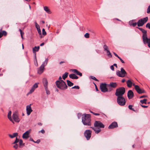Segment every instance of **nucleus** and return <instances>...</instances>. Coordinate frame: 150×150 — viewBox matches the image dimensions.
<instances>
[{"mask_svg": "<svg viewBox=\"0 0 150 150\" xmlns=\"http://www.w3.org/2000/svg\"><path fill=\"white\" fill-rule=\"evenodd\" d=\"M44 9L48 13L51 14L52 13L51 11L47 6H44Z\"/></svg>", "mask_w": 150, "mask_h": 150, "instance_id": "obj_28", "label": "nucleus"}, {"mask_svg": "<svg viewBox=\"0 0 150 150\" xmlns=\"http://www.w3.org/2000/svg\"><path fill=\"white\" fill-rule=\"evenodd\" d=\"M95 127H98V128H103L104 127V125L100 121H96L94 123Z\"/></svg>", "mask_w": 150, "mask_h": 150, "instance_id": "obj_10", "label": "nucleus"}, {"mask_svg": "<svg viewBox=\"0 0 150 150\" xmlns=\"http://www.w3.org/2000/svg\"><path fill=\"white\" fill-rule=\"evenodd\" d=\"M125 92V89L124 87H119L116 89L115 94L117 96H123Z\"/></svg>", "mask_w": 150, "mask_h": 150, "instance_id": "obj_4", "label": "nucleus"}, {"mask_svg": "<svg viewBox=\"0 0 150 150\" xmlns=\"http://www.w3.org/2000/svg\"><path fill=\"white\" fill-rule=\"evenodd\" d=\"M125 81V79H123L122 80V81H122V83H124V82Z\"/></svg>", "mask_w": 150, "mask_h": 150, "instance_id": "obj_63", "label": "nucleus"}, {"mask_svg": "<svg viewBox=\"0 0 150 150\" xmlns=\"http://www.w3.org/2000/svg\"><path fill=\"white\" fill-rule=\"evenodd\" d=\"M126 83L127 86L129 88H130L132 85V82L130 80H128L127 82Z\"/></svg>", "mask_w": 150, "mask_h": 150, "instance_id": "obj_26", "label": "nucleus"}, {"mask_svg": "<svg viewBox=\"0 0 150 150\" xmlns=\"http://www.w3.org/2000/svg\"><path fill=\"white\" fill-rule=\"evenodd\" d=\"M44 45V43L43 42V43H41L40 44V46H43Z\"/></svg>", "mask_w": 150, "mask_h": 150, "instance_id": "obj_64", "label": "nucleus"}, {"mask_svg": "<svg viewBox=\"0 0 150 150\" xmlns=\"http://www.w3.org/2000/svg\"><path fill=\"white\" fill-rule=\"evenodd\" d=\"M142 33H143V36H142V39L143 42L145 40V36L146 37L147 36V31L145 30L144 29L142 31Z\"/></svg>", "mask_w": 150, "mask_h": 150, "instance_id": "obj_23", "label": "nucleus"}, {"mask_svg": "<svg viewBox=\"0 0 150 150\" xmlns=\"http://www.w3.org/2000/svg\"><path fill=\"white\" fill-rule=\"evenodd\" d=\"M95 88H96V91H98V89L97 86H96V85L95 84Z\"/></svg>", "mask_w": 150, "mask_h": 150, "instance_id": "obj_61", "label": "nucleus"}, {"mask_svg": "<svg viewBox=\"0 0 150 150\" xmlns=\"http://www.w3.org/2000/svg\"><path fill=\"white\" fill-rule=\"evenodd\" d=\"M40 48L39 46L36 47L35 46L34 48H33V52H37L39 50Z\"/></svg>", "mask_w": 150, "mask_h": 150, "instance_id": "obj_32", "label": "nucleus"}, {"mask_svg": "<svg viewBox=\"0 0 150 150\" xmlns=\"http://www.w3.org/2000/svg\"><path fill=\"white\" fill-rule=\"evenodd\" d=\"M56 84L57 87L61 90H65L67 88L66 83L62 80L57 81L56 82Z\"/></svg>", "mask_w": 150, "mask_h": 150, "instance_id": "obj_3", "label": "nucleus"}, {"mask_svg": "<svg viewBox=\"0 0 150 150\" xmlns=\"http://www.w3.org/2000/svg\"><path fill=\"white\" fill-rule=\"evenodd\" d=\"M35 25L37 29H38L39 28H40L39 25L37 24V23L36 22H35Z\"/></svg>", "mask_w": 150, "mask_h": 150, "instance_id": "obj_43", "label": "nucleus"}, {"mask_svg": "<svg viewBox=\"0 0 150 150\" xmlns=\"http://www.w3.org/2000/svg\"><path fill=\"white\" fill-rule=\"evenodd\" d=\"M18 135V133L16 132L13 133V135L9 134L8 135L11 138H13L14 137H16Z\"/></svg>", "mask_w": 150, "mask_h": 150, "instance_id": "obj_31", "label": "nucleus"}, {"mask_svg": "<svg viewBox=\"0 0 150 150\" xmlns=\"http://www.w3.org/2000/svg\"><path fill=\"white\" fill-rule=\"evenodd\" d=\"M43 82L45 88L46 87H47L48 83L47 80L46 79L44 78L43 79Z\"/></svg>", "mask_w": 150, "mask_h": 150, "instance_id": "obj_25", "label": "nucleus"}, {"mask_svg": "<svg viewBox=\"0 0 150 150\" xmlns=\"http://www.w3.org/2000/svg\"><path fill=\"white\" fill-rule=\"evenodd\" d=\"M133 21H129V24L130 25H132V24L133 23Z\"/></svg>", "mask_w": 150, "mask_h": 150, "instance_id": "obj_52", "label": "nucleus"}, {"mask_svg": "<svg viewBox=\"0 0 150 150\" xmlns=\"http://www.w3.org/2000/svg\"><path fill=\"white\" fill-rule=\"evenodd\" d=\"M120 60L121 62L123 63H125L123 61V60L120 57L118 58Z\"/></svg>", "mask_w": 150, "mask_h": 150, "instance_id": "obj_49", "label": "nucleus"}, {"mask_svg": "<svg viewBox=\"0 0 150 150\" xmlns=\"http://www.w3.org/2000/svg\"><path fill=\"white\" fill-rule=\"evenodd\" d=\"M92 131L89 129L85 131L84 135L87 140H89L91 136Z\"/></svg>", "mask_w": 150, "mask_h": 150, "instance_id": "obj_8", "label": "nucleus"}, {"mask_svg": "<svg viewBox=\"0 0 150 150\" xmlns=\"http://www.w3.org/2000/svg\"><path fill=\"white\" fill-rule=\"evenodd\" d=\"M107 84L105 83H102L100 84V88L101 91L103 92H107Z\"/></svg>", "mask_w": 150, "mask_h": 150, "instance_id": "obj_11", "label": "nucleus"}, {"mask_svg": "<svg viewBox=\"0 0 150 150\" xmlns=\"http://www.w3.org/2000/svg\"><path fill=\"white\" fill-rule=\"evenodd\" d=\"M72 88H76L77 89H79V87L78 86H75Z\"/></svg>", "mask_w": 150, "mask_h": 150, "instance_id": "obj_45", "label": "nucleus"}, {"mask_svg": "<svg viewBox=\"0 0 150 150\" xmlns=\"http://www.w3.org/2000/svg\"><path fill=\"white\" fill-rule=\"evenodd\" d=\"M38 83H35L32 87L31 88L30 91L28 93V94H30L32 93L33 92H34L35 89L37 88L38 86Z\"/></svg>", "mask_w": 150, "mask_h": 150, "instance_id": "obj_16", "label": "nucleus"}, {"mask_svg": "<svg viewBox=\"0 0 150 150\" xmlns=\"http://www.w3.org/2000/svg\"><path fill=\"white\" fill-rule=\"evenodd\" d=\"M84 116L82 118V122L84 125L90 126L91 125V116L90 114H85Z\"/></svg>", "mask_w": 150, "mask_h": 150, "instance_id": "obj_1", "label": "nucleus"}, {"mask_svg": "<svg viewBox=\"0 0 150 150\" xmlns=\"http://www.w3.org/2000/svg\"><path fill=\"white\" fill-rule=\"evenodd\" d=\"M117 102L121 106L125 105L126 102L125 98L123 96H117Z\"/></svg>", "mask_w": 150, "mask_h": 150, "instance_id": "obj_5", "label": "nucleus"}, {"mask_svg": "<svg viewBox=\"0 0 150 150\" xmlns=\"http://www.w3.org/2000/svg\"><path fill=\"white\" fill-rule=\"evenodd\" d=\"M113 54L116 57H117L118 58L119 57L115 53L113 52Z\"/></svg>", "mask_w": 150, "mask_h": 150, "instance_id": "obj_58", "label": "nucleus"}, {"mask_svg": "<svg viewBox=\"0 0 150 150\" xmlns=\"http://www.w3.org/2000/svg\"><path fill=\"white\" fill-rule=\"evenodd\" d=\"M118 127V125L116 122H112L108 127V128L109 129H113L116 128Z\"/></svg>", "mask_w": 150, "mask_h": 150, "instance_id": "obj_17", "label": "nucleus"}, {"mask_svg": "<svg viewBox=\"0 0 150 150\" xmlns=\"http://www.w3.org/2000/svg\"><path fill=\"white\" fill-rule=\"evenodd\" d=\"M3 36V34L2 32H0V38Z\"/></svg>", "mask_w": 150, "mask_h": 150, "instance_id": "obj_62", "label": "nucleus"}, {"mask_svg": "<svg viewBox=\"0 0 150 150\" xmlns=\"http://www.w3.org/2000/svg\"><path fill=\"white\" fill-rule=\"evenodd\" d=\"M37 31H38V33L40 35H41V31L40 28H39L38 29H37Z\"/></svg>", "mask_w": 150, "mask_h": 150, "instance_id": "obj_46", "label": "nucleus"}, {"mask_svg": "<svg viewBox=\"0 0 150 150\" xmlns=\"http://www.w3.org/2000/svg\"><path fill=\"white\" fill-rule=\"evenodd\" d=\"M48 59L47 58L45 59V61L43 63L42 65H43L44 66V67L47 64Z\"/></svg>", "mask_w": 150, "mask_h": 150, "instance_id": "obj_36", "label": "nucleus"}, {"mask_svg": "<svg viewBox=\"0 0 150 150\" xmlns=\"http://www.w3.org/2000/svg\"><path fill=\"white\" fill-rule=\"evenodd\" d=\"M134 96V94L133 91L131 90H129L127 93V97L128 99H132Z\"/></svg>", "mask_w": 150, "mask_h": 150, "instance_id": "obj_18", "label": "nucleus"}, {"mask_svg": "<svg viewBox=\"0 0 150 150\" xmlns=\"http://www.w3.org/2000/svg\"><path fill=\"white\" fill-rule=\"evenodd\" d=\"M45 90L46 91V93L47 95H49L50 94V91L48 90L47 87L45 88Z\"/></svg>", "mask_w": 150, "mask_h": 150, "instance_id": "obj_37", "label": "nucleus"}, {"mask_svg": "<svg viewBox=\"0 0 150 150\" xmlns=\"http://www.w3.org/2000/svg\"><path fill=\"white\" fill-rule=\"evenodd\" d=\"M116 74L118 76L121 77H123L127 74V73L123 68H121L120 71L117 70L116 71Z\"/></svg>", "mask_w": 150, "mask_h": 150, "instance_id": "obj_6", "label": "nucleus"}, {"mask_svg": "<svg viewBox=\"0 0 150 150\" xmlns=\"http://www.w3.org/2000/svg\"><path fill=\"white\" fill-rule=\"evenodd\" d=\"M12 144H15L13 147L15 149H17L19 146L21 148L22 146H24L25 144L23 143V141L22 139H19L17 137H16L15 140L13 142Z\"/></svg>", "mask_w": 150, "mask_h": 150, "instance_id": "obj_2", "label": "nucleus"}, {"mask_svg": "<svg viewBox=\"0 0 150 150\" xmlns=\"http://www.w3.org/2000/svg\"><path fill=\"white\" fill-rule=\"evenodd\" d=\"M103 48L105 51H106L107 53V56L110 58L112 57V55L110 52V51L109 50V48L106 45H103Z\"/></svg>", "mask_w": 150, "mask_h": 150, "instance_id": "obj_12", "label": "nucleus"}, {"mask_svg": "<svg viewBox=\"0 0 150 150\" xmlns=\"http://www.w3.org/2000/svg\"><path fill=\"white\" fill-rule=\"evenodd\" d=\"M147 100V99H144L143 100H141L140 101V103H141L142 104H146V101Z\"/></svg>", "mask_w": 150, "mask_h": 150, "instance_id": "obj_34", "label": "nucleus"}, {"mask_svg": "<svg viewBox=\"0 0 150 150\" xmlns=\"http://www.w3.org/2000/svg\"><path fill=\"white\" fill-rule=\"evenodd\" d=\"M148 20V17H146L138 20L137 22V25L138 27L142 26Z\"/></svg>", "mask_w": 150, "mask_h": 150, "instance_id": "obj_7", "label": "nucleus"}, {"mask_svg": "<svg viewBox=\"0 0 150 150\" xmlns=\"http://www.w3.org/2000/svg\"><path fill=\"white\" fill-rule=\"evenodd\" d=\"M137 28H138L141 31H142L143 30V29H142V28H141L137 27Z\"/></svg>", "mask_w": 150, "mask_h": 150, "instance_id": "obj_60", "label": "nucleus"}, {"mask_svg": "<svg viewBox=\"0 0 150 150\" xmlns=\"http://www.w3.org/2000/svg\"><path fill=\"white\" fill-rule=\"evenodd\" d=\"M2 33L3 34V35H4V36H6L7 35V33L6 31H3Z\"/></svg>", "mask_w": 150, "mask_h": 150, "instance_id": "obj_47", "label": "nucleus"}, {"mask_svg": "<svg viewBox=\"0 0 150 150\" xmlns=\"http://www.w3.org/2000/svg\"><path fill=\"white\" fill-rule=\"evenodd\" d=\"M12 117L14 121L16 122H18L20 121L18 113L16 112H15L13 113L12 115Z\"/></svg>", "mask_w": 150, "mask_h": 150, "instance_id": "obj_13", "label": "nucleus"}, {"mask_svg": "<svg viewBox=\"0 0 150 150\" xmlns=\"http://www.w3.org/2000/svg\"><path fill=\"white\" fill-rule=\"evenodd\" d=\"M31 130L30 129L26 131L22 135V138L23 139H27L29 137L30 133V132Z\"/></svg>", "mask_w": 150, "mask_h": 150, "instance_id": "obj_14", "label": "nucleus"}, {"mask_svg": "<svg viewBox=\"0 0 150 150\" xmlns=\"http://www.w3.org/2000/svg\"><path fill=\"white\" fill-rule=\"evenodd\" d=\"M67 84L68 86H73L74 84L73 83L71 82L70 81L67 80Z\"/></svg>", "mask_w": 150, "mask_h": 150, "instance_id": "obj_35", "label": "nucleus"}, {"mask_svg": "<svg viewBox=\"0 0 150 150\" xmlns=\"http://www.w3.org/2000/svg\"><path fill=\"white\" fill-rule=\"evenodd\" d=\"M148 96L146 95H144L142 96H141L140 97V98H144L147 97Z\"/></svg>", "mask_w": 150, "mask_h": 150, "instance_id": "obj_48", "label": "nucleus"}, {"mask_svg": "<svg viewBox=\"0 0 150 150\" xmlns=\"http://www.w3.org/2000/svg\"><path fill=\"white\" fill-rule=\"evenodd\" d=\"M91 128H92L95 131V133L96 134H98L101 131V129L98 128L97 129L96 128L94 127H91Z\"/></svg>", "mask_w": 150, "mask_h": 150, "instance_id": "obj_30", "label": "nucleus"}, {"mask_svg": "<svg viewBox=\"0 0 150 150\" xmlns=\"http://www.w3.org/2000/svg\"><path fill=\"white\" fill-rule=\"evenodd\" d=\"M147 13H150V5L149 6L147 9Z\"/></svg>", "mask_w": 150, "mask_h": 150, "instance_id": "obj_44", "label": "nucleus"}, {"mask_svg": "<svg viewBox=\"0 0 150 150\" xmlns=\"http://www.w3.org/2000/svg\"><path fill=\"white\" fill-rule=\"evenodd\" d=\"M90 77L91 79H92L95 81H98V80L94 76H90Z\"/></svg>", "mask_w": 150, "mask_h": 150, "instance_id": "obj_38", "label": "nucleus"}, {"mask_svg": "<svg viewBox=\"0 0 150 150\" xmlns=\"http://www.w3.org/2000/svg\"><path fill=\"white\" fill-rule=\"evenodd\" d=\"M31 105V104H30V105L26 106V112L28 115H29L33 111Z\"/></svg>", "mask_w": 150, "mask_h": 150, "instance_id": "obj_15", "label": "nucleus"}, {"mask_svg": "<svg viewBox=\"0 0 150 150\" xmlns=\"http://www.w3.org/2000/svg\"><path fill=\"white\" fill-rule=\"evenodd\" d=\"M69 76L70 78L72 79H78V77L74 74H70Z\"/></svg>", "mask_w": 150, "mask_h": 150, "instance_id": "obj_24", "label": "nucleus"}, {"mask_svg": "<svg viewBox=\"0 0 150 150\" xmlns=\"http://www.w3.org/2000/svg\"><path fill=\"white\" fill-rule=\"evenodd\" d=\"M132 85L134 87V88L137 92L139 93H145V91L143 89H140L139 86L137 85H135L134 83H132Z\"/></svg>", "mask_w": 150, "mask_h": 150, "instance_id": "obj_9", "label": "nucleus"}, {"mask_svg": "<svg viewBox=\"0 0 150 150\" xmlns=\"http://www.w3.org/2000/svg\"><path fill=\"white\" fill-rule=\"evenodd\" d=\"M40 132H41L42 134H44L45 133V131L44 129L42 130Z\"/></svg>", "mask_w": 150, "mask_h": 150, "instance_id": "obj_56", "label": "nucleus"}, {"mask_svg": "<svg viewBox=\"0 0 150 150\" xmlns=\"http://www.w3.org/2000/svg\"><path fill=\"white\" fill-rule=\"evenodd\" d=\"M93 114L95 115H100V114L99 113H93Z\"/></svg>", "mask_w": 150, "mask_h": 150, "instance_id": "obj_57", "label": "nucleus"}, {"mask_svg": "<svg viewBox=\"0 0 150 150\" xmlns=\"http://www.w3.org/2000/svg\"><path fill=\"white\" fill-rule=\"evenodd\" d=\"M141 106L143 108H146L148 107V106H146V105H141Z\"/></svg>", "mask_w": 150, "mask_h": 150, "instance_id": "obj_51", "label": "nucleus"}, {"mask_svg": "<svg viewBox=\"0 0 150 150\" xmlns=\"http://www.w3.org/2000/svg\"><path fill=\"white\" fill-rule=\"evenodd\" d=\"M11 111H9V112H8V119L10 120V121H11L13 123H14L13 120L11 117Z\"/></svg>", "mask_w": 150, "mask_h": 150, "instance_id": "obj_27", "label": "nucleus"}, {"mask_svg": "<svg viewBox=\"0 0 150 150\" xmlns=\"http://www.w3.org/2000/svg\"><path fill=\"white\" fill-rule=\"evenodd\" d=\"M71 71L73 72L76 73L77 75L81 76H82V74L79 71L76 69H71Z\"/></svg>", "mask_w": 150, "mask_h": 150, "instance_id": "obj_21", "label": "nucleus"}, {"mask_svg": "<svg viewBox=\"0 0 150 150\" xmlns=\"http://www.w3.org/2000/svg\"><path fill=\"white\" fill-rule=\"evenodd\" d=\"M44 68L43 65H42L38 70V72L39 74H41L43 71V69Z\"/></svg>", "mask_w": 150, "mask_h": 150, "instance_id": "obj_20", "label": "nucleus"}, {"mask_svg": "<svg viewBox=\"0 0 150 150\" xmlns=\"http://www.w3.org/2000/svg\"><path fill=\"white\" fill-rule=\"evenodd\" d=\"M42 33L44 35H46V33L44 28H43L42 30Z\"/></svg>", "mask_w": 150, "mask_h": 150, "instance_id": "obj_42", "label": "nucleus"}, {"mask_svg": "<svg viewBox=\"0 0 150 150\" xmlns=\"http://www.w3.org/2000/svg\"><path fill=\"white\" fill-rule=\"evenodd\" d=\"M107 92H110L113 90L111 86H110V85L109 84H107Z\"/></svg>", "mask_w": 150, "mask_h": 150, "instance_id": "obj_29", "label": "nucleus"}, {"mask_svg": "<svg viewBox=\"0 0 150 150\" xmlns=\"http://www.w3.org/2000/svg\"><path fill=\"white\" fill-rule=\"evenodd\" d=\"M112 71H114V68L113 65H111L110 67Z\"/></svg>", "mask_w": 150, "mask_h": 150, "instance_id": "obj_53", "label": "nucleus"}, {"mask_svg": "<svg viewBox=\"0 0 150 150\" xmlns=\"http://www.w3.org/2000/svg\"><path fill=\"white\" fill-rule=\"evenodd\" d=\"M145 39L144 41L143 42L144 44L147 43L148 47L150 48V38H148L147 36L146 37L145 36Z\"/></svg>", "mask_w": 150, "mask_h": 150, "instance_id": "obj_19", "label": "nucleus"}, {"mask_svg": "<svg viewBox=\"0 0 150 150\" xmlns=\"http://www.w3.org/2000/svg\"><path fill=\"white\" fill-rule=\"evenodd\" d=\"M20 33H21V38L22 39H23V36L24 35V33L23 32H22Z\"/></svg>", "mask_w": 150, "mask_h": 150, "instance_id": "obj_55", "label": "nucleus"}, {"mask_svg": "<svg viewBox=\"0 0 150 150\" xmlns=\"http://www.w3.org/2000/svg\"><path fill=\"white\" fill-rule=\"evenodd\" d=\"M29 140L30 141H32V142H34V141L33 139L31 138H30V139H29Z\"/></svg>", "mask_w": 150, "mask_h": 150, "instance_id": "obj_59", "label": "nucleus"}, {"mask_svg": "<svg viewBox=\"0 0 150 150\" xmlns=\"http://www.w3.org/2000/svg\"><path fill=\"white\" fill-rule=\"evenodd\" d=\"M109 84L110 85V86H111L112 89L116 88L117 86V84L116 82H111Z\"/></svg>", "mask_w": 150, "mask_h": 150, "instance_id": "obj_22", "label": "nucleus"}, {"mask_svg": "<svg viewBox=\"0 0 150 150\" xmlns=\"http://www.w3.org/2000/svg\"><path fill=\"white\" fill-rule=\"evenodd\" d=\"M146 27L150 29V23H148L146 24Z\"/></svg>", "mask_w": 150, "mask_h": 150, "instance_id": "obj_40", "label": "nucleus"}, {"mask_svg": "<svg viewBox=\"0 0 150 150\" xmlns=\"http://www.w3.org/2000/svg\"><path fill=\"white\" fill-rule=\"evenodd\" d=\"M84 37L86 38H88L89 37V34L88 33H86L84 35Z\"/></svg>", "mask_w": 150, "mask_h": 150, "instance_id": "obj_41", "label": "nucleus"}, {"mask_svg": "<svg viewBox=\"0 0 150 150\" xmlns=\"http://www.w3.org/2000/svg\"><path fill=\"white\" fill-rule=\"evenodd\" d=\"M132 106L131 105H129L128 106V108H129L131 110H132L133 111H135L134 110L133 108H132Z\"/></svg>", "mask_w": 150, "mask_h": 150, "instance_id": "obj_39", "label": "nucleus"}, {"mask_svg": "<svg viewBox=\"0 0 150 150\" xmlns=\"http://www.w3.org/2000/svg\"><path fill=\"white\" fill-rule=\"evenodd\" d=\"M137 23H133L132 25L133 27H135L137 25Z\"/></svg>", "mask_w": 150, "mask_h": 150, "instance_id": "obj_54", "label": "nucleus"}, {"mask_svg": "<svg viewBox=\"0 0 150 150\" xmlns=\"http://www.w3.org/2000/svg\"><path fill=\"white\" fill-rule=\"evenodd\" d=\"M40 142V139H38L35 142L34 141V142L38 144Z\"/></svg>", "mask_w": 150, "mask_h": 150, "instance_id": "obj_50", "label": "nucleus"}, {"mask_svg": "<svg viewBox=\"0 0 150 150\" xmlns=\"http://www.w3.org/2000/svg\"><path fill=\"white\" fill-rule=\"evenodd\" d=\"M68 73L67 72H65L64 74H63L62 76L63 79L65 80L66 78H67L68 76Z\"/></svg>", "mask_w": 150, "mask_h": 150, "instance_id": "obj_33", "label": "nucleus"}]
</instances>
